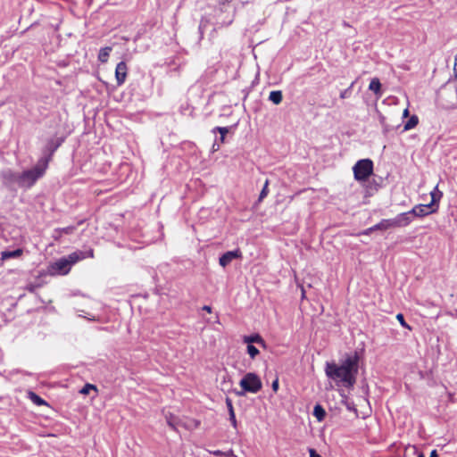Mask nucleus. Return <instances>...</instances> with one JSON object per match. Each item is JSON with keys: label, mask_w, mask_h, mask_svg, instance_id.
<instances>
[{"label": "nucleus", "mask_w": 457, "mask_h": 457, "mask_svg": "<svg viewBox=\"0 0 457 457\" xmlns=\"http://www.w3.org/2000/svg\"><path fill=\"white\" fill-rule=\"evenodd\" d=\"M43 177L34 165L21 172L11 168L3 169L0 171V180L3 188L12 196L17 195L19 188L24 191L29 190Z\"/></svg>", "instance_id": "obj_1"}, {"label": "nucleus", "mask_w": 457, "mask_h": 457, "mask_svg": "<svg viewBox=\"0 0 457 457\" xmlns=\"http://www.w3.org/2000/svg\"><path fill=\"white\" fill-rule=\"evenodd\" d=\"M360 356L357 352L346 354L340 364L327 363L326 374L334 380H339L346 388L353 387L359 370Z\"/></svg>", "instance_id": "obj_2"}, {"label": "nucleus", "mask_w": 457, "mask_h": 457, "mask_svg": "<svg viewBox=\"0 0 457 457\" xmlns=\"http://www.w3.org/2000/svg\"><path fill=\"white\" fill-rule=\"evenodd\" d=\"M94 250L89 248L86 251L77 250L67 256L61 257L54 262H51L46 269V272L41 271L40 275L47 274L50 276H62L67 275L71 267L78 262L86 258H93Z\"/></svg>", "instance_id": "obj_3"}, {"label": "nucleus", "mask_w": 457, "mask_h": 457, "mask_svg": "<svg viewBox=\"0 0 457 457\" xmlns=\"http://www.w3.org/2000/svg\"><path fill=\"white\" fill-rule=\"evenodd\" d=\"M65 139L66 136L59 135L57 131L46 138L45 145L41 148V156L34 165L43 176H45L54 153L64 143Z\"/></svg>", "instance_id": "obj_4"}, {"label": "nucleus", "mask_w": 457, "mask_h": 457, "mask_svg": "<svg viewBox=\"0 0 457 457\" xmlns=\"http://www.w3.org/2000/svg\"><path fill=\"white\" fill-rule=\"evenodd\" d=\"M240 390H234L237 396H245L247 393L257 394L262 388L260 377L254 372H247L239 381Z\"/></svg>", "instance_id": "obj_5"}, {"label": "nucleus", "mask_w": 457, "mask_h": 457, "mask_svg": "<svg viewBox=\"0 0 457 457\" xmlns=\"http://www.w3.org/2000/svg\"><path fill=\"white\" fill-rule=\"evenodd\" d=\"M374 162L370 158L357 161L353 167L355 180L359 182L367 181L373 174Z\"/></svg>", "instance_id": "obj_6"}, {"label": "nucleus", "mask_w": 457, "mask_h": 457, "mask_svg": "<svg viewBox=\"0 0 457 457\" xmlns=\"http://www.w3.org/2000/svg\"><path fill=\"white\" fill-rule=\"evenodd\" d=\"M312 85L313 79L310 74L298 78L295 81L296 90L301 92L305 97L312 92Z\"/></svg>", "instance_id": "obj_7"}, {"label": "nucleus", "mask_w": 457, "mask_h": 457, "mask_svg": "<svg viewBox=\"0 0 457 457\" xmlns=\"http://www.w3.org/2000/svg\"><path fill=\"white\" fill-rule=\"evenodd\" d=\"M242 259V252L239 248L227 251L222 253L219 258V263L221 267L226 268L234 260Z\"/></svg>", "instance_id": "obj_8"}, {"label": "nucleus", "mask_w": 457, "mask_h": 457, "mask_svg": "<svg viewBox=\"0 0 457 457\" xmlns=\"http://www.w3.org/2000/svg\"><path fill=\"white\" fill-rule=\"evenodd\" d=\"M390 228H395L392 219H383L374 226L368 228L362 232V235H370L374 231H386Z\"/></svg>", "instance_id": "obj_9"}, {"label": "nucleus", "mask_w": 457, "mask_h": 457, "mask_svg": "<svg viewBox=\"0 0 457 457\" xmlns=\"http://www.w3.org/2000/svg\"><path fill=\"white\" fill-rule=\"evenodd\" d=\"M412 218H423L432 213H436V210L430 209L428 204H417L411 210L408 211Z\"/></svg>", "instance_id": "obj_10"}, {"label": "nucleus", "mask_w": 457, "mask_h": 457, "mask_svg": "<svg viewBox=\"0 0 457 457\" xmlns=\"http://www.w3.org/2000/svg\"><path fill=\"white\" fill-rule=\"evenodd\" d=\"M392 220L395 228L406 227L413 220L409 212L399 213L395 218H392Z\"/></svg>", "instance_id": "obj_11"}, {"label": "nucleus", "mask_w": 457, "mask_h": 457, "mask_svg": "<svg viewBox=\"0 0 457 457\" xmlns=\"http://www.w3.org/2000/svg\"><path fill=\"white\" fill-rule=\"evenodd\" d=\"M128 67L125 62H120L115 69V79L118 86H121L127 78Z\"/></svg>", "instance_id": "obj_12"}, {"label": "nucleus", "mask_w": 457, "mask_h": 457, "mask_svg": "<svg viewBox=\"0 0 457 457\" xmlns=\"http://www.w3.org/2000/svg\"><path fill=\"white\" fill-rule=\"evenodd\" d=\"M431 201L428 204V207L432 210H436L437 212L439 208V202L443 197V192L438 189V186H436L434 189L430 192Z\"/></svg>", "instance_id": "obj_13"}, {"label": "nucleus", "mask_w": 457, "mask_h": 457, "mask_svg": "<svg viewBox=\"0 0 457 457\" xmlns=\"http://www.w3.org/2000/svg\"><path fill=\"white\" fill-rule=\"evenodd\" d=\"M243 342L247 344V345L257 344V345H262L263 347L266 346V343H265L264 339L258 333H253V334H251L249 336H245L243 337Z\"/></svg>", "instance_id": "obj_14"}, {"label": "nucleus", "mask_w": 457, "mask_h": 457, "mask_svg": "<svg viewBox=\"0 0 457 457\" xmlns=\"http://www.w3.org/2000/svg\"><path fill=\"white\" fill-rule=\"evenodd\" d=\"M211 23H212V21L209 17L203 16L201 18L199 25H198L199 41L204 38V35L206 29L211 25Z\"/></svg>", "instance_id": "obj_15"}, {"label": "nucleus", "mask_w": 457, "mask_h": 457, "mask_svg": "<svg viewBox=\"0 0 457 457\" xmlns=\"http://www.w3.org/2000/svg\"><path fill=\"white\" fill-rule=\"evenodd\" d=\"M366 182V185H365V195L366 196H370L372 195L375 192H377L380 187L379 183L377 182L376 179H372L370 180V179L365 181Z\"/></svg>", "instance_id": "obj_16"}, {"label": "nucleus", "mask_w": 457, "mask_h": 457, "mask_svg": "<svg viewBox=\"0 0 457 457\" xmlns=\"http://www.w3.org/2000/svg\"><path fill=\"white\" fill-rule=\"evenodd\" d=\"M22 249L21 248H16L14 250H5L1 253V258L2 260H9V259H14L19 258L22 255Z\"/></svg>", "instance_id": "obj_17"}, {"label": "nucleus", "mask_w": 457, "mask_h": 457, "mask_svg": "<svg viewBox=\"0 0 457 457\" xmlns=\"http://www.w3.org/2000/svg\"><path fill=\"white\" fill-rule=\"evenodd\" d=\"M369 89L372 91L378 97L382 96V84L378 78H373L370 80Z\"/></svg>", "instance_id": "obj_18"}, {"label": "nucleus", "mask_w": 457, "mask_h": 457, "mask_svg": "<svg viewBox=\"0 0 457 457\" xmlns=\"http://www.w3.org/2000/svg\"><path fill=\"white\" fill-rule=\"evenodd\" d=\"M111 52H112L111 46L102 47L98 53V56H97L98 61L102 63L107 62Z\"/></svg>", "instance_id": "obj_19"}, {"label": "nucleus", "mask_w": 457, "mask_h": 457, "mask_svg": "<svg viewBox=\"0 0 457 457\" xmlns=\"http://www.w3.org/2000/svg\"><path fill=\"white\" fill-rule=\"evenodd\" d=\"M269 100L274 104H279L283 100V95L280 90H274L270 93Z\"/></svg>", "instance_id": "obj_20"}, {"label": "nucleus", "mask_w": 457, "mask_h": 457, "mask_svg": "<svg viewBox=\"0 0 457 457\" xmlns=\"http://www.w3.org/2000/svg\"><path fill=\"white\" fill-rule=\"evenodd\" d=\"M237 125H234V126H229V127H220V126H217V127H214L212 129V133L213 134H217L219 133L220 136H223L224 137H226V135L231 131Z\"/></svg>", "instance_id": "obj_21"}, {"label": "nucleus", "mask_w": 457, "mask_h": 457, "mask_svg": "<svg viewBox=\"0 0 457 457\" xmlns=\"http://www.w3.org/2000/svg\"><path fill=\"white\" fill-rule=\"evenodd\" d=\"M419 123V118L417 115L411 116L408 120L404 123L403 130L407 131L415 128Z\"/></svg>", "instance_id": "obj_22"}, {"label": "nucleus", "mask_w": 457, "mask_h": 457, "mask_svg": "<svg viewBox=\"0 0 457 457\" xmlns=\"http://www.w3.org/2000/svg\"><path fill=\"white\" fill-rule=\"evenodd\" d=\"M29 397L32 401L33 403H35L37 406L46 405V402L38 395L36 393L29 391Z\"/></svg>", "instance_id": "obj_23"}, {"label": "nucleus", "mask_w": 457, "mask_h": 457, "mask_svg": "<svg viewBox=\"0 0 457 457\" xmlns=\"http://www.w3.org/2000/svg\"><path fill=\"white\" fill-rule=\"evenodd\" d=\"M327 415L325 409L319 403H316V420L322 421Z\"/></svg>", "instance_id": "obj_24"}, {"label": "nucleus", "mask_w": 457, "mask_h": 457, "mask_svg": "<svg viewBox=\"0 0 457 457\" xmlns=\"http://www.w3.org/2000/svg\"><path fill=\"white\" fill-rule=\"evenodd\" d=\"M96 391L97 392V387L96 386L93 385V384H90V383H86L83 387L79 390V393L81 395H87L90 393V391Z\"/></svg>", "instance_id": "obj_25"}, {"label": "nucleus", "mask_w": 457, "mask_h": 457, "mask_svg": "<svg viewBox=\"0 0 457 457\" xmlns=\"http://www.w3.org/2000/svg\"><path fill=\"white\" fill-rule=\"evenodd\" d=\"M246 352L251 359H254L260 353L259 350L253 345H247Z\"/></svg>", "instance_id": "obj_26"}, {"label": "nucleus", "mask_w": 457, "mask_h": 457, "mask_svg": "<svg viewBox=\"0 0 457 457\" xmlns=\"http://www.w3.org/2000/svg\"><path fill=\"white\" fill-rule=\"evenodd\" d=\"M268 186H269V180L266 179L265 183L263 185V187L259 195V198H258L259 202H262L268 195V193H269Z\"/></svg>", "instance_id": "obj_27"}, {"label": "nucleus", "mask_w": 457, "mask_h": 457, "mask_svg": "<svg viewBox=\"0 0 457 457\" xmlns=\"http://www.w3.org/2000/svg\"><path fill=\"white\" fill-rule=\"evenodd\" d=\"M353 85H354V82H352V84L347 88L343 90L340 93V98H342V99L349 98L352 95Z\"/></svg>", "instance_id": "obj_28"}, {"label": "nucleus", "mask_w": 457, "mask_h": 457, "mask_svg": "<svg viewBox=\"0 0 457 457\" xmlns=\"http://www.w3.org/2000/svg\"><path fill=\"white\" fill-rule=\"evenodd\" d=\"M42 285L40 283H29L25 289L29 293H36L37 289L39 288Z\"/></svg>", "instance_id": "obj_29"}, {"label": "nucleus", "mask_w": 457, "mask_h": 457, "mask_svg": "<svg viewBox=\"0 0 457 457\" xmlns=\"http://www.w3.org/2000/svg\"><path fill=\"white\" fill-rule=\"evenodd\" d=\"M396 320L399 321L402 327L408 328L409 330H411V328L409 326V324L405 321L404 316L403 313H398L396 315Z\"/></svg>", "instance_id": "obj_30"}, {"label": "nucleus", "mask_w": 457, "mask_h": 457, "mask_svg": "<svg viewBox=\"0 0 457 457\" xmlns=\"http://www.w3.org/2000/svg\"><path fill=\"white\" fill-rule=\"evenodd\" d=\"M226 405H227V408H228V415L232 412H235L234 411V407H233V403H232V400L228 397L226 398Z\"/></svg>", "instance_id": "obj_31"}, {"label": "nucleus", "mask_w": 457, "mask_h": 457, "mask_svg": "<svg viewBox=\"0 0 457 457\" xmlns=\"http://www.w3.org/2000/svg\"><path fill=\"white\" fill-rule=\"evenodd\" d=\"M436 96H438V95H437V94H436ZM437 99H438L439 101H441V102H442V104H443L445 108H448V107L446 106V104H447V101H449V100H451V99H452V95H451V94H447V95H445V97H444V98H439V97H437Z\"/></svg>", "instance_id": "obj_32"}, {"label": "nucleus", "mask_w": 457, "mask_h": 457, "mask_svg": "<svg viewBox=\"0 0 457 457\" xmlns=\"http://www.w3.org/2000/svg\"><path fill=\"white\" fill-rule=\"evenodd\" d=\"M228 416H229L228 419H229V421H230L231 425L233 426L234 428H237V419H236L235 412L230 413Z\"/></svg>", "instance_id": "obj_33"}, {"label": "nucleus", "mask_w": 457, "mask_h": 457, "mask_svg": "<svg viewBox=\"0 0 457 457\" xmlns=\"http://www.w3.org/2000/svg\"><path fill=\"white\" fill-rule=\"evenodd\" d=\"M345 404L348 411L357 413V409L355 408V405L353 402H345Z\"/></svg>", "instance_id": "obj_34"}, {"label": "nucleus", "mask_w": 457, "mask_h": 457, "mask_svg": "<svg viewBox=\"0 0 457 457\" xmlns=\"http://www.w3.org/2000/svg\"><path fill=\"white\" fill-rule=\"evenodd\" d=\"M220 147V144L218 142L217 136L215 137L214 142L212 146V152H217Z\"/></svg>", "instance_id": "obj_35"}, {"label": "nucleus", "mask_w": 457, "mask_h": 457, "mask_svg": "<svg viewBox=\"0 0 457 457\" xmlns=\"http://www.w3.org/2000/svg\"><path fill=\"white\" fill-rule=\"evenodd\" d=\"M279 384H278V378H276L272 381L271 388L274 392H277L278 390Z\"/></svg>", "instance_id": "obj_36"}, {"label": "nucleus", "mask_w": 457, "mask_h": 457, "mask_svg": "<svg viewBox=\"0 0 457 457\" xmlns=\"http://www.w3.org/2000/svg\"><path fill=\"white\" fill-rule=\"evenodd\" d=\"M383 133L384 134H386L388 133L390 130H392L394 129V127H390L389 125H387L386 123L384 124L383 126Z\"/></svg>", "instance_id": "obj_37"}, {"label": "nucleus", "mask_w": 457, "mask_h": 457, "mask_svg": "<svg viewBox=\"0 0 457 457\" xmlns=\"http://www.w3.org/2000/svg\"><path fill=\"white\" fill-rule=\"evenodd\" d=\"M167 423L170 428H175L176 423L174 422L173 418L167 419Z\"/></svg>", "instance_id": "obj_38"}, {"label": "nucleus", "mask_w": 457, "mask_h": 457, "mask_svg": "<svg viewBox=\"0 0 457 457\" xmlns=\"http://www.w3.org/2000/svg\"><path fill=\"white\" fill-rule=\"evenodd\" d=\"M202 309H203V311H205L209 313L212 312V307L210 305H204Z\"/></svg>", "instance_id": "obj_39"}, {"label": "nucleus", "mask_w": 457, "mask_h": 457, "mask_svg": "<svg viewBox=\"0 0 457 457\" xmlns=\"http://www.w3.org/2000/svg\"><path fill=\"white\" fill-rule=\"evenodd\" d=\"M429 457H439L437 451L436 450H432L430 452Z\"/></svg>", "instance_id": "obj_40"}, {"label": "nucleus", "mask_w": 457, "mask_h": 457, "mask_svg": "<svg viewBox=\"0 0 457 457\" xmlns=\"http://www.w3.org/2000/svg\"><path fill=\"white\" fill-rule=\"evenodd\" d=\"M217 138H218V142H219L220 145H221V144H223V143L225 142V137H224L223 136H220V137H217Z\"/></svg>", "instance_id": "obj_41"}, {"label": "nucleus", "mask_w": 457, "mask_h": 457, "mask_svg": "<svg viewBox=\"0 0 457 457\" xmlns=\"http://www.w3.org/2000/svg\"><path fill=\"white\" fill-rule=\"evenodd\" d=\"M309 457H314V448H309Z\"/></svg>", "instance_id": "obj_42"}, {"label": "nucleus", "mask_w": 457, "mask_h": 457, "mask_svg": "<svg viewBox=\"0 0 457 457\" xmlns=\"http://www.w3.org/2000/svg\"><path fill=\"white\" fill-rule=\"evenodd\" d=\"M379 121H380L381 125L383 126L384 124H386V118L383 115H380Z\"/></svg>", "instance_id": "obj_43"}, {"label": "nucleus", "mask_w": 457, "mask_h": 457, "mask_svg": "<svg viewBox=\"0 0 457 457\" xmlns=\"http://www.w3.org/2000/svg\"><path fill=\"white\" fill-rule=\"evenodd\" d=\"M408 114H409V110H408V109H405V110L403 111V117H406Z\"/></svg>", "instance_id": "obj_44"}, {"label": "nucleus", "mask_w": 457, "mask_h": 457, "mask_svg": "<svg viewBox=\"0 0 457 457\" xmlns=\"http://www.w3.org/2000/svg\"><path fill=\"white\" fill-rule=\"evenodd\" d=\"M455 73H457V56L455 57V68H454Z\"/></svg>", "instance_id": "obj_45"}, {"label": "nucleus", "mask_w": 457, "mask_h": 457, "mask_svg": "<svg viewBox=\"0 0 457 457\" xmlns=\"http://www.w3.org/2000/svg\"><path fill=\"white\" fill-rule=\"evenodd\" d=\"M215 31H216V28H213V29H212L211 36H212V33H214Z\"/></svg>", "instance_id": "obj_46"}, {"label": "nucleus", "mask_w": 457, "mask_h": 457, "mask_svg": "<svg viewBox=\"0 0 457 457\" xmlns=\"http://www.w3.org/2000/svg\"><path fill=\"white\" fill-rule=\"evenodd\" d=\"M70 229V228H63V231L68 233V230Z\"/></svg>", "instance_id": "obj_47"}, {"label": "nucleus", "mask_w": 457, "mask_h": 457, "mask_svg": "<svg viewBox=\"0 0 457 457\" xmlns=\"http://www.w3.org/2000/svg\"><path fill=\"white\" fill-rule=\"evenodd\" d=\"M312 416H314V409L309 411Z\"/></svg>", "instance_id": "obj_48"}, {"label": "nucleus", "mask_w": 457, "mask_h": 457, "mask_svg": "<svg viewBox=\"0 0 457 457\" xmlns=\"http://www.w3.org/2000/svg\"><path fill=\"white\" fill-rule=\"evenodd\" d=\"M302 294H303V296H304V295H305V291H304V289H302Z\"/></svg>", "instance_id": "obj_49"}, {"label": "nucleus", "mask_w": 457, "mask_h": 457, "mask_svg": "<svg viewBox=\"0 0 457 457\" xmlns=\"http://www.w3.org/2000/svg\"><path fill=\"white\" fill-rule=\"evenodd\" d=\"M418 457H425V455L423 453H420Z\"/></svg>", "instance_id": "obj_50"}, {"label": "nucleus", "mask_w": 457, "mask_h": 457, "mask_svg": "<svg viewBox=\"0 0 457 457\" xmlns=\"http://www.w3.org/2000/svg\"><path fill=\"white\" fill-rule=\"evenodd\" d=\"M316 457H322L320 454H319L318 453H316Z\"/></svg>", "instance_id": "obj_51"}]
</instances>
